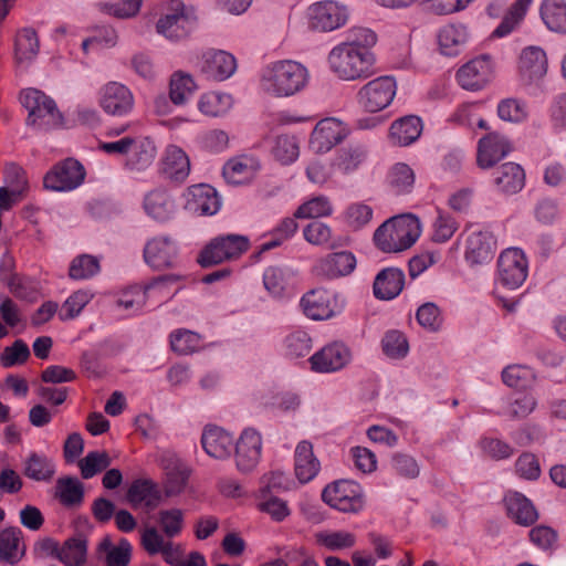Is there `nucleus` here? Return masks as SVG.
Segmentation results:
<instances>
[{
	"label": "nucleus",
	"mask_w": 566,
	"mask_h": 566,
	"mask_svg": "<svg viewBox=\"0 0 566 566\" xmlns=\"http://www.w3.org/2000/svg\"><path fill=\"white\" fill-rule=\"evenodd\" d=\"M307 69L298 62L283 60L268 65L261 76L262 90L273 97H290L305 88Z\"/></svg>",
	"instance_id": "f257e3e1"
},
{
	"label": "nucleus",
	"mask_w": 566,
	"mask_h": 566,
	"mask_svg": "<svg viewBox=\"0 0 566 566\" xmlns=\"http://www.w3.org/2000/svg\"><path fill=\"white\" fill-rule=\"evenodd\" d=\"M327 61L337 77L344 81H356L373 74L376 59L371 51L339 43L331 50Z\"/></svg>",
	"instance_id": "f03ea898"
},
{
	"label": "nucleus",
	"mask_w": 566,
	"mask_h": 566,
	"mask_svg": "<svg viewBox=\"0 0 566 566\" xmlns=\"http://www.w3.org/2000/svg\"><path fill=\"white\" fill-rule=\"evenodd\" d=\"M420 235V223L413 216L392 217L377 228L374 242L382 252L409 249Z\"/></svg>",
	"instance_id": "7ed1b4c3"
},
{
	"label": "nucleus",
	"mask_w": 566,
	"mask_h": 566,
	"mask_svg": "<svg viewBox=\"0 0 566 566\" xmlns=\"http://www.w3.org/2000/svg\"><path fill=\"white\" fill-rule=\"evenodd\" d=\"M20 101L28 111L27 125L38 130L49 132L64 126L63 114L53 98L36 88L21 92Z\"/></svg>",
	"instance_id": "20e7f679"
},
{
	"label": "nucleus",
	"mask_w": 566,
	"mask_h": 566,
	"mask_svg": "<svg viewBox=\"0 0 566 566\" xmlns=\"http://www.w3.org/2000/svg\"><path fill=\"white\" fill-rule=\"evenodd\" d=\"M250 248V240L242 234H226L213 238L201 251L198 262L208 268L229 260L239 259Z\"/></svg>",
	"instance_id": "39448f33"
},
{
	"label": "nucleus",
	"mask_w": 566,
	"mask_h": 566,
	"mask_svg": "<svg viewBox=\"0 0 566 566\" xmlns=\"http://www.w3.org/2000/svg\"><path fill=\"white\" fill-rule=\"evenodd\" d=\"M322 500L344 513H357L365 504L361 486L350 480H338L325 486Z\"/></svg>",
	"instance_id": "423d86ee"
},
{
	"label": "nucleus",
	"mask_w": 566,
	"mask_h": 566,
	"mask_svg": "<svg viewBox=\"0 0 566 566\" xmlns=\"http://www.w3.org/2000/svg\"><path fill=\"white\" fill-rule=\"evenodd\" d=\"M396 90L397 85L392 76H379L359 88L357 102L366 112L377 113L391 104Z\"/></svg>",
	"instance_id": "0eeeda50"
},
{
	"label": "nucleus",
	"mask_w": 566,
	"mask_h": 566,
	"mask_svg": "<svg viewBox=\"0 0 566 566\" xmlns=\"http://www.w3.org/2000/svg\"><path fill=\"white\" fill-rule=\"evenodd\" d=\"M84 178L83 165L74 158H66L45 174L43 185L45 189L53 191H71L82 185Z\"/></svg>",
	"instance_id": "6e6552de"
},
{
	"label": "nucleus",
	"mask_w": 566,
	"mask_h": 566,
	"mask_svg": "<svg viewBox=\"0 0 566 566\" xmlns=\"http://www.w3.org/2000/svg\"><path fill=\"white\" fill-rule=\"evenodd\" d=\"M493 77L494 65L489 54H482L468 61L457 72L459 85L473 92L484 88Z\"/></svg>",
	"instance_id": "1a4fd4ad"
},
{
	"label": "nucleus",
	"mask_w": 566,
	"mask_h": 566,
	"mask_svg": "<svg viewBox=\"0 0 566 566\" xmlns=\"http://www.w3.org/2000/svg\"><path fill=\"white\" fill-rule=\"evenodd\" d=\"M499 282L510 289L520 287L527 277L528 265L524 253L520 249L503 251L497 261Z\"/></svg>",
	"instance_id": "9d476101"
},
{
	"label": "nucleus",
	"mask_w": 566,
	"mask_h": 566,
	"mask_svg": "<svg viewBox=\"0 0 566 566\" xmlns=\"http://www.w3.org/2000/svg\"><path fill=\"white\" fill-rule=\"evenodd\" d=\"M308 14L311 28L324 32L343 27L348 19L347 9L331 0L312 4Z\"/></svg>",
	"instance_id": "9b49d317"
},
{
	"label": "nucleus",
	"mask_w": 566,
	"mask_h": 566,
	"mask_svg": "<svg viewBox=\"0 0 566 566\" xmlns=\"http://www.w3.org/2000/svg\"><path fill=\"white\" fill-rule=\"evenodd\" d=\"M346 136L347 129L340 120L333 117L324 118L314 127L310 147L316 154H325L342 143Z\"/></svg>",
	"instance_id": "f8f14e48"
},
{
	"label": "nucleus",
	"mask_w": 566,
	"mask_h": 566,
	"mask_svg": "<svg viewBox=\"0 0 566 566\" xmlns=\"http://www.w3.org/2000/svg\"><path fill=\"white\" fill-rule=\"evenodd\" d=\"M140 544L148 555L161 554L164 560L171 566H181L184 549L180 544L166 541L155 526L146 527L142 532Z\"/></svg>",
	"instance_id": "ddd939ff"
},
{
	"label": "nucleus",
	"mask_w": 566,
	"mask_h": 566,
	"mask_svg": "<svg viewBox=\"0 0 566 566\" xmlns=\"http://www.w3.org/2000/svg\"><path fill=\"white\" fill-rule=\"evenodd\" d=\"M262 450L261 434L248 428L243 430L235 443V462L239 471L251 472L259 463Z\"/></svg>",
	"instance_id": "4468645a"
},
{
	"label": "nucleus",
	"mask_w": 566,
	"mask_h": 566,
	"mask_svg": "<svg viewBox=\"0 0 566 566\" xmlns=\"http://www.w3.org/2000/svg\"><path fill=\"white\" fill-rule=\"evenodd\" d=\"M184 3L179 0L171 1V12L161 17L156 29L159 34L174 41L185 39L192 30L193 22L184 12Z\"/></svg>",
	"instance_id": "2eb2a0df"
},
{
	"label": "nucleus",
	"mask_w": 566,
	"mask_h": 566,
	"mask_svg": "<svg viewBox=\"0 0 566 566\" xmlns=\"http://www.w3.org/2000/svg\"><path fill=\"white\" fill-rule=\"evenodd\" d=\"M356 268V258L349 251L327 254L313 266V273L323 280H334L350 274Z\"/></svg>",
	"instance_id": "dca6fc26"
},
{
	"label": "nucleus",
	"mask_w": 566,
	"mask_h": 566,
	"mask_svg": "<svg viewBox=\"0 0 566 566\" xmlns=\"http://www.w3.org/2000/svg\"><path fill=\"white\" fill-rule=\"evenodd\" d=\"M177 258V245L166 235L153 238L144 248L145 262L156 270L175 266Z\"/></svg>",
	"instance_id": "f3484780"
},
{
	"label": "nucleus",
	"mask_w": 566,
	"mask_h": 566,
	"mask_svg": "<svg viewBox=\"0 0 566 566\" xmlns=\"http://www.w3.org/2000/svg\"><path fill=\"white\" fill-rule=\"evenodd\" d=\"M99 104L107 114L123 116L133 109L134 97L124 84L109 82L101 90Z\"/></svg>",
	"instance_id": "a211bd4d"
},
{
	"label": "nucleus",
	"mask_w": 566,
	"mask_h": 566,
	"mask_svg": "<svg viewBox=\"0 0 566 566\" xmlns=\"http://www.w3.org/2000/svg\"><path fill=\"white\" fill-rule=\"evenodd\" d=\"M350 358L349 348L340 342H334L315 353L310 360L315 371L332 373L345 367Z\"/></svg>",
	"instance_id": "6ab92c4d"
},
{
	"label": "nucleus",
	"mask_w": 566,
	"mask_h": 566,
	"mask_svg": "<svg viewBox=\"0 0 566 566\" xmlns=\"http://www.w3.org/2000/svg\"><path fill=\"white\" fill-rule=\"evenodd\" d=\"M496 241L489 231H473L465 241V261L471 265L489 263L494 258Z\"/></svg>",
	"instance_id": "aec40b11"
},
{
	"label": "nucleus",
	"mask_w": 566,
	"mask_h": 566,
	"mask_svg": "<svg viewBox=\"0 0 566 566\" xmlns=\"http://www.w3.org/2000/svg\"><path fill=\"white\" fill-rule=\"evenodd\" d=\"M511 150L512 147L506 137L497 133H490L479 140L478 166L482 169L491 168L509 155Z\"/></svg>",
	"instance_id": "412c9836"
},
{
	"label": "nucleus",
	"mask_w": 566,
	"mask_h": 566,
	"mask_svg": "<svg viewBox=\"0 0 566 566\" xmlns=\"http://www.w3.org/2000/svg\"><path fill=\"white\" fill-rule=\"evenodd\" d=\"M221 201L216 189L209 185H195L188 188L186 209L201 216H212L220 209Z\"/></svg>",
	"instance_id": "4be33fe9"
},
{
	"label": "nucleus",
	"mask_w": 566,
	"mask_h": 566,
	"mask_svg": "<svg viewBox=\"0 0 566 566\" xmlns=\"http://www.w3.org/2000/svg\"><path fill=\"white\" fill-rule=\"evenodd\" d=\"M237 70L235 57L226 51H208L202 56L201 72L211 80L223 81Z\"/></svg>",
	"instance_id": "5701e85b"
},
{
	"label": "nucleus",
	"mask_w": 566,
	"mask_h": 566,
	"mask_svg": "<svg viewBox=\"0 0 566 566\" xmlns=\"http://www.w3.org/2000/svg\"><path fill=\"white\" fill-rule=\"evenodd\" d=\"M260 168V161L255 157L241 155L224 164L222 175L228 184L238 186L250 182Z\"/></svg>",
	"instance_id": "b1692460"
},
{
	"label": "nucleus",
	"mask_w": 566,
	"mask_h": 566,
	"mask_svg": "<svg viewBox=\"0 0 566 566\" xmlns=\"http://www.w3.org/2000/svg\"><path fill=\"white\" fill-rule=\"evenodd\" d=\"M303 313L311 319L323 321L335 315V306L328 291L314 289L301 298Z\"/></svg>",
	"instance_id": "393cba45"
},
{
	"label": "nucleus",
	"mask_w": 566,
	"mask_h": 566,
	"mask_svg": "<svg viewBox=\"0 0 566 566\" xmlns=\"http://www.w3.org/2000/svg\"><path fill=\"white\" fill-rule=\"evenodd\" d=\"M203 450L212 458L227 459L232 454L234 440L233 437L217 426H208L201 436Z\"/></svg>",
	"instance_id": "a878e982"
},
{
	"label": "nucleus",
	"mask_w": 566,
	"mask_h": 566,
	"mask_svg": "<svg viewBox=\"0 0 566 566\" xmlns=\"http://www.w3.org/2000/svg\"><path fill=\"white\" fill-rule=\"evenodd\" d=\"M144 210L154 220L166 222L175 214L176 202L166 189L156 188L145 195Z\"/></svg>",
	"instance_id": "bb28decb"
},
{
	"label": "nucleus",
	"mask_w": 566,
	"mask_h": 566,
	"mask_svg": "<svg viewBox=\"0 0 566 566\" xmlns=\"http://www.w3.org/2000/svg\"><path fill=\"white\" fill-rule=\"evenodd\" d=\"M518 70L522 78L532 83L542 78L547 72V57L539 46L525 48L520 56Z\"/></svg>",
	"instance_id": "cd10ccee"
},
{
	"label": "nucleus",
	"mask_w": 566,
	"mask_h": 566,
	"mask_svg": "<svg viewBox=\"0 0 566 566\" xmlns=\"http://www.w3.org/2000/svg\"><path fill=\"white\" fill-rule=\"evenodd\" d=\"M161 172L171 181L184 182L190 172L187 154L178 146H168L161 160Z\"/></svg>",
	"instance_id": "c85d7f7f"
},
{
	"label": "nucleus",
	"mask_w": 566,
	"mask_h": 566,
	"mask_svg": "<svg viewBox=\"0 0 566 566\" xmlns=\"http://www.w3.org/2000/svg\"><path fill=\"white\" fill-rule=\"evenodd\" d=\"M160 463L166 474V495L174 496L182 492L189 478L188 468L174 454L163 455Z\"/></svg>",
	"instance_id": "c756f323"
},
{
	"label": "nucleus",
	"mask_w": 566,
	"mask_h": 566,
	"mask_svg": "<svg viewBox=\"0 0 566 566\" xmlns=\"http://www.w3.org/2000/svg\"><path fill=\"white\" fill-rule=\"evenodd\" d=\"M405 285V273L398 268L381 270L374 281V295L379 300H392L400 294Z\"/></svg>",
	"instance_id": "7c9ffc66"
},
{
	"label": "nucleus",
	"mask_w": 566,
	"mask_h": 566,
	"mask_svg": "<svg viewBox=\"0 0 566 566\" xmlns=\"http://www.w3.org/2000/svg\"><path fill=\"white\" fill-rule=\"evenodd\" d=\"M96 551L105 566H128L133 547L126 538H120L117 545H113L111 537L105 536L97 545Z\"/></svg>",
	"instance_id": "2f4dec72"
},
{
	"label": "nucleus",
	"mask_w": 566,
	"mask_h": 566,
	"mask_svg": "<svg viewBox=\"0 0 566 566\" xmlns=\"http://www.w3.org/2000/svg\"><path fill=\"white\" fill-rule=\"evenodd\" d=\"M494 182L500 191L509 195L521 191L525 185L524 169L515 163H505L494 171Z\"/></svg>",
	"instance_id": "473e14b6"
},
{
	"label": "nucleus",
	"mask_w": 566,
	"mask_h": 566,
	"mask_svg": "<svg viewBox=\"0 0 566 566\" xmlns=\"http://www.w3.org/2000/svg\"><path fill=\"white\" fill-rule=\"evenodd\" d=\"M295 475L301 483L312 481L319 471V461L313 453L308 441H301L295 449Z\"/></svg>",
	"instance_id": "72a5a7b5"
},
{
	"label": "nucleus",
	"mask_w": 566,
	"mask_h": 566,
	"mask_svg": "<svg viewBox=\"0 0 566 566\" xmlns=\"http://www.w3.org/2000/svg\"><path fill=\"white\" fill-rule=\"evenodd\" d=\"M505 504L509 515L520 525L530 526L538 518V513L532 502L518 492L506 494Z\"/></svg>",
	"instance_id": "f704fd0d"
},
{
	"label": "nucleus",
	"mask_w": 566,
	"mask_h": 566,
	"mask_svg": "<svg viewBox=\"0 0 566 566\" xmlns=\"http://www.w3.org/2000/svg\"><path fill=\"white\" fill-rule=\"evenodd\" d=\"M422 133L420 117L409 115L395 120L389 130L390 138L395 145L408 146L415 143Z\"/></svg>",
	"instance_id": "c9c22d12"
},
{
	"label": "nucleus",
	"mask_w": 566,
	"mask_h": 566,
	"mask_svg": "<svg viewBox=\"0 0 566 566\" xmlns=\"http://www.w3.org/2000/svg\"><path fill=\"white\" fill-rule=\"evenodd\" d=\"M156 156V146L148 137L134 138L125 166L129 170L143 171L148 168Z\"/></svg>",
	"instance_id": "e433bc0d"
},
{
	"label": "nucleus",
	"mask_w": 566,
	"mask_h": 566,
	"mask_svg": "<svg viewBox=\"0 0 566 566\" xmlns=\"http://www.w3.org/2000/svg\"><path fill=\"white\" fill-rule=\"evenodd\" d=\"M54 497L64 507H78L84 501V484L75 476L59 478L54 488Z\"/></svg>",
	"instance_id": "4c0bfd02"
},
{
	"label": "nucleus",
	"mask_w": 566,
	"mask_h": 566,
	"mask_svg": "<svg viewBox=\"0 0 566 566\" xmlns=\"http://www.w3.org/2000/svg\"><path fill=\"white\" fill-rule=\"evenodd\" d=\"M468 30L463 24H447L438 34V43L442 54L447 56L458 55L460 49L468 41Z\"/></svg>",
	"instance_id": "58836bf2"
},
{
	"label": "nucleus",
	"mask_w": 566,
	"mask_h": 566,
	"mask_svg": "<svg viewBox=\"0 0 566 566\" xmlns=\"http://www.w3.org/2000/svg\"><path fill=\"white\" fill-rule=\"evenodd\" d=\"M87 555V537L82 533L67 538L59 549V560L65 566H83Z\"/></svg>",
	"instance_id": "ea45409f"
},
{
	"label": "nucleus",
	"mask_w": 566,
	"mask_h": 566,
	"mask_svg": "<svg viewBox=\"0 0 566 566\" xmlns=\"http://www.w3.org/2000/svg\"><path fill=\"white\" fill-rule=\"evenodd\" d=\"M21 535L15 526L0 531V560L14 565L24 556V546L20 548Z\"/></svg>",
	"instance_id": "a19ab883"
},
{
	"label": "nucleus",
	"mask_w": 566,
	"mask_h": 566,
	"mask_svg": "<svg viewBox=\"0 0 566 566\" xmlns=\"http://www.w3.org/2000/svg\"><path fill=\"white\" fill-rule=\"evenodd\" d=\"M126 496L133 507L145 505L147 509L156 507L160 499L156 484L142 479L130 484Z\"/></svg>",
	"instance_id": "79ce46f5"
},
{
	"label": "nucleus",
	"mask_w": 566,
	"mask_h": 566,
	"mask_svg": "<svg viewBox=\"0 0 566 566\" xmlns=\"http://www.w3.org/2000/svg\"><path fill=\"white\" fill-rule=\"evenodd\" d=\"M40 42L32 28H23L15 36L14 57L19 64H30L38 55Z\"/></svg>",
	"instance_id": "37998d69"
},
{
	"label": "nucleus",
	"mask_w": 566,
	"mask_h": 566,
	"mask_svg": "<svg viewBox=\"0 0 566 566\" xmlns=\"http://www.w3.org/2000/svg\"><path fill=\"white\" fill-rule=\"evenodd\" d=\"M55 471L53 460L44 454L31 452L24 460L23 474L30 480L50 482Z\"/></svg>",
	"instance_id": "c03bdc74"
},
{
	"label": "nucleus",
	"mask_w": 566,
	"mask_h": 566,
	"mask_svg": "<svg viewBox=\"0 0 566 566\" xmlns=\"http://www.w3.org/2000/svg\"><path fill=\"white\" fill-rule=\"evenodd\" d=\"M541 17L549 30L566 33L565 0H544L541 7Z\"/></svg>",
	"instance_id": "a18cd8bd"
},
{
	"label": "nucleus",
	"mask_w": 566,
	"mask_h": 566,
	"mask_svg": "<svg viewBox=\"0 0 566 566\" xmlns=\"http://www.w3.org/2000/svg\"><path fill=\"white\" fill-rule=\"evenodd\" d=\"M532 0H516L512 3L503 20L493 31V35L502 38L510 34L524 19Z\"/></svg>",
	"instance_id": "49530a36"
},
{
	"label": "nucleus",
	"mask_w": 566,
	"mask_h": 566,
	"mask_svg": "<svg viewBox=\"0 0 566 566\" xmlns=\"http://www.w3.org/2000/svg\"><path fill=\"white\" fill-rule=\"evenodd\" d=\"M232 96L226 93L203 94L198 103L199 111L211 117L223 116L232 107Z\"/></svg>",
	"instance_id": "de8ad7c7"
},
{
	"label": "nucleus",
	"mask_w": 566,
	"mask_h": 566,
	"mask_svg": "<svg viewBox=\"0 0 566 566\" xmlns=\"http://www.w3.org/2000/svg\"><path fill=\"white\" fill-rule=\"evenodd\" d=\"M193 78L184 72H176L170 78L169 97L175 105H182L195 93Z\"/></svg>",
	"instance_id": "09e8293b"
},
{
	"label": "nucleus",
	"mask_w": 566,
	"mask_h": 566,
	"mask_svg": "<svg viewBox=\"0 0 566 566\" xmlns=\"http://www.w3.org/2000/svg\"><path fill=\"white\" fill-rule=\"evenodd\" d=\"M387 181L398 195L410 192L415 184L413 170L407 164L398 163L389 170Z\"/></svg>",
	"instance_id": "8fccbe9b"
},
{
	"label": "nucleus",
	"mask_w": 566,
	"mask_h": 566,
	"mask_svg": "<svg viewBox=\"0 0 566 566\" xmlns=\"http://www.w3.org/2000/svg\"><path fill=\"white\" fill-rule=\"evenodd\" d=\"M101 271L99 260L91 254L75 256L69 268V276L72 280H88Z\"/></svg>",
	"instance_id": "3c124183"
},
{
	"label": "nucleus",
	"mask_w": 566,
	"mask_h": 566,
	"mask_svg": "<svg viewBox=\"0 0 566 566\" xmlns=\"http://www.w3.org/2000/svg\"><path fill=\"white\" fill-rule=\"evenodd\" d=\"M111 457L105 451H91L78 461L81 475L88 480L111 465Z\"/></svg>",
	"instance_id": "603ef678"
},
{
	"label": "nucleus",
	"mask_w": 566,
	"mask_h": 566,
	"mask_svg": "<svg viewBox=\"0 0 566 566\" xmlns=\"http://www.w3.org/2000/svg\"><path fill=\"white\" fill-rule=\"evenodd\" d=\"M157 522L164 537H177L184 528V512L180 509L161 510L158 512Z\"/></svg>",
	"instance_id": "864d4df0"
},
{
	"label": "nucleus",
	"mask_w": 566,
	"mask_h": 566,
	"mask_svg": "<svg viewBox=\"0 0 566 566\" xmlns=\"http://www.w3.org/2000/svg\"><path fill=\"white\" fill-rule=\"evenodd\" d=\"M315 537L317 544L332 552L350 548L356 544L355 534L345 531L319 532Z\"/></svg>",
	"instance_id": "5fc2aeb1"
},
{
	"label": "nucleus",
	"mask_w": 566,
	"mask_h": 566,
	"mask_svg": "<svg viewBox=\"0 0 566 566\" xmlns=\"http://www.w3.org/2000/svg\"><path fill=\"white\" fill-rule=\"evenodd\" d=\"M367 150L361 145H348L340 149L337 158L336 166L345 174L356 170L366 159Z\"/></svg>",
	"instance_id": "6e6d98bb"
},
{
	"label": "nucleus",
	"mask_w": 566,
	"mask_h": 566,
	"mask_svg": "<svg viewBox=\"0 0 566 566\" xmlns=\"http://www.w3.org/2000/svg\"><path fill=\"white\" fill-rule=\"evenodd\" d=\"M179 279H180V276L175 275V274H166V275L158 276V277L154 279L150 283L145 285L143 292H140L139 290L137 291L138 298H134L130 296L129 293H126V294L122 295V297L117 301V304H118V306L124 307L125 310L134 308L135 305L140 307L142 304L144 303V298H145V295L147 292H149L154 289H157V287H163L165 284H168V283H176L177 281H179Z\"/></svg>",
	"instance_id": "4d7b16f0"
},
{
	"label": "nucleus",
	"mask_w": 566,
	"mask_h": 566,
	"mask_svg": "<svg viewBox=\"0 0 566 566\" xmlns=\"http://www.w3.org/2000/svg\"><path fill=\"white\" fill-rule=\"evenodd\" d=\"M285 355L291 358L305 357L312 349V339L304 331H294L284 339Z\"/></svg>",
	"instance_id": "13d9d810"
},
{
	"label": "nucleus",
	"mask_w": 566,
	"mask_h": 566,
	"mask_svg": "<svg viewBox=\"0 0 566 566\" xmlns=\"http://www.w3.org/2000/svg\"><path fill=\"white\" fill-rule=\"evenodd\" d=\"M333 207L329 199L325 196L315 197L301 205L294 213L295 218L317 219L331 216Z\"/></svg>",
	"instance_id": "bf43d9fd"
},
{
	"label": "nucleus",
	"mask_w": 566,
	"mask_h": 566,
	"mask_svg": "<svg viewBox=\"0 0 566 566\" xmlns=\"http://www.w3.org/2000/svg\"><path fill=\"white\" fill-rule=\"evenodd\" d=\"M384 353L395 359L403 358L409 352V344L406 336L396 329L388 331L382 340Z\"/></svg>",
	"instance_id": "052dcab7"
},
{
	"label": "nucleus",
	"mask_w": 566,
	"mask_h": 566,
	"mask_svg": "<svg viewBox=\"0 0 566 566\" xmlns=\"http://www.w3.org/2000/svg\"><path fill=\"white\" fill-rule=\"evenodd\" d=\"M502 379L509 387L524 389L534 379V374L533 370L526 366L511 365L503 369Z\"/></svg>",
	"instance_id": "680f3d73"
},
{
	"label": "nucleus",
	"mask_w": 566,
	"mask_h": 566,
	"mask_svg": "<svg viewBox=\"0 0 566 566\" xmlns=\"http://www.w3.org/2000/svg\"><path fill=\"white\" fill-rule=\"evenodd\" d=\"M499 117L511 123H522L527 118L526 104L516 98H506L497 105Z\"/></svg>",
	"instance_id": "e2e57ef3"
},
{
	"label": "nucleus",
	"mask_w": 566,
	"mask_h": 566,
	"mask_svg": "<svg viewBox=\"0 0 566 566\" xmlns=\"http://www.w3.org/2000/svg\"><path fill=\"white\" fill-rule=\"evenodd\" d=\"M93 294L87 290H78L66 298L63 303L60 318L62 321L75 318L84 306L92 300Z\"/></svg>",
	"instance_id": "0e129e2a"
},
{
	"label": "nucleus",
	"mask_w": 566,
	"mask_h": 566,
	"mask_svg": "<svg viewBox=\"0 0 566 566\" xmlns=\"http://www.w3.org/2000/svg\"><path fill=\"white\" fill-rule=\"evenodd\" d=\"M200 345V336L188 329H179L170 335L171 349L181 355L193 353Z\"/></svg>",
	"instance_id": "69168bd1"
},
{
	"label": "nucleus",
	"mask_w": 566,
	"mask_h": 566,
	"mask_svg": "<svg viewBox=\"0 0 566 566\" xmlns=\"http://www.w3.org/2000/svg\"><path fill=\"white\" fill-rule=\"evenodd\" d=\"M30 354L27 343L22 339H17L11 346L3 349L0 355V363L4 368H10L25 363Z\"/></svg>",
	"instance_id": "338daca9"
},
{
	"label": "nucleus",
	"mask_w": 566,
	"mask_h": 566,
	"mask_svg": "<svg viewBox=\"0 0 566 566\" xmlns=\"http://www.w3.org/2000/svg\"><path fill=\"white\" fill-rule=\"evenodd\" d=\"M417 322L430 332H437L442 325L440 308L432 302L422 304L416 313Z\"/></svg>",
	"instance_id": "774afa93"
}]
</instances>
